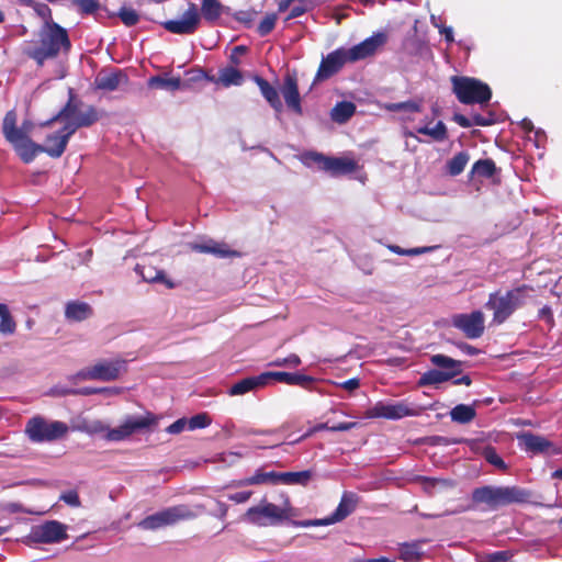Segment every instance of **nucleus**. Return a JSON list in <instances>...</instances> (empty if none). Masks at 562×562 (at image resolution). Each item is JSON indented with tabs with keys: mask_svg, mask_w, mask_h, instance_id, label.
I'll use <instances>...</instances> for the list:
<instances>
[{
	"mask_svg": "<svg viewBox=\"0 0 562 562\" xmlns=\"http://www.w3.org/2000/svg\"><path fill=\"white\" fill-rule=\"evenodd\" d=\"M71 42L68 32L54 21H46L37 33V38L24 48V54L38 67L46 60L57 58L61 53L68 54Z\"/></svg>",
	"mask_w": 562,
	"mask_h": 562,
	"instance_id": "f257e3e1",
	"label": "nucleus"
},
{
	"mask_svg": "<svg viewBox=\"0 0 562 562\" xmlns=\"http://www.w3.org/2000/svg\"><path fill=\"white\" fill-rule=\"evenodd\" d=\"M224 12V5L220 0H201V9L194 2H189L181 19L168 20L161 23L162 27L178 35L194 34L200 27L201 20L210 24L216 23Z\"/></svg>",
	"mask_w": 562,
	"mask_h": 562,
	"instance_id": "f03ea898",
	"label": "nucleus"
},
{
	"mask_svg": "<svg viewBox=\"0 0 562 562\" xmlns=\"http://www.w3.org/2000/svg\"><path fill=\"white\" fill-rule=\"evenodd\" d=\"M530 495L529 491L518 486L485 485L473 490L472 502L485 504L487 509L495 510L510 504L527 503Z\"/></svg>",
	"mask_w": 562,
	"mask_h": 562,
	"instance_id": "7ed1b4c3",
	"label": "nucleus"
},
{
	"mask_svg": "<svg viewBox=\"0 0 562 562\" xmlns=\"http://www.w3.org/2000/svg\"><path fill=\"white\" fill-rule=\"evenodd\" d=\"M532 291V286L521 284L505 293L499 291L491 293L485 307L493 311V323L497 325L505 323L516 310L525 305L526 299Z\"/></svg>",
	"mask_w": 562,
	"mask_h": 562,
	"instance_id": "20e7f679",
	"label": "nucleus"
},
{
	"mask_svg": "<svg viewBox=\"0 0 562 562\" xmlns=\"http://www.w3.org/2000/svg\"><path fill=\"white\" fill-rule=\"evenodd\" d=\"M9 120L8 124L10 125L8 126V138L10 139V145L24 164L32 162L41 153H45L52 158H59L63 156L58 154L54 155L52 153V149L58 145L59 137H63L61 132L57 131L48 134L45 138L44 145H40L32 139H26L24 135H21L18 131L13 130V119Z\"/></svg>",
	"mask_w": 562,
	"mask_h": 562,
	"instance_id": "39448f33",
	"label": "nucleus"
},
{
	"mask_svg": "<svg viewBox=\"0 0 562 562\" xmlns=\"http://www.w3.org/2000/svg\"><path fill=\"white\" fill-rule=\"evenodd\" d=\"M292 512L293 508L288 496H284L281 506L263 498L259 505L246 510L244 520L259 527L273 526L288 520L292 516Z\"/></svg>",
	"mask_w": 562,
	"mask_h": 562,
	"instance_id": "423d86ee",
	"label": "nucleus"
},
{
	"mask_svg": "<svg viewBox=\"0 0 562 562\" xmlns=\"http://www.w3.org/2000/svg\"><path fill=\"white\" fill-rule=\"evenodd\" d=\"M451 83L453 93L463 104H484L492 98L490 86L476 78L452 76Z\"/></svg>",
	"mask_w": 562,
	"mask_h": 562,
	"instance_id": "0eeeda50",
	"label": "nucleus"
},
{
	"mask_svg": "<svg viewBox=\"0 0 562 562\" xmlns=\"http://www.w3.org/2000/svg\"><path fill=\"white\" fill-rule=\"evenodd\" d=\"M430 362L441 370L431 369L424 372L417 382L419 386L438 385L457 378L462 372V361L454 360L442 353L432 355Z\"/></svg>",
	"mask_w": 562,
	"mask_h": 562,
	"instance_id": "6e6552de",
	"label": "nucleus"
},
{
	"mask_svg": "<svg viewBox=\"0 0 562 562\" xmlns=\"http://www.w3.org/2000/svg\"><path fill=\"white\" fill-rule=\"evenodd\" d=\"M81 105L82 102L78 101L75 94L72 93V90H70L69 99L67 103L63 106V109L56 115L43 122L41 126H50L53 123L58 122L61 119H70L72 116L81 127L92 126L100 119L98 110L93 105H87L86 109L81 111Z\"/></svg>",
	"mask_w": 562,
	"mask_h": 562,
	"instance_id": "1a4fd4ad",
	"label": "nucleus"
},
{
	"mask_svg": "<svg viewBox=\"0 0 562 562\" xmlns=\"http://www.w3.org/2000/svg\"><path fill=\"white\" fill-rule=\"evenodd\" d=\"M198 514L188 505L180 504L145 517L139 521L138 526L144 530H156L165 526L175 525L181 520H192L198 517Z\"/></svg>",
	"mask_w": 562,
	"mask_h": 562,
	"instance_id": "9d476101",
	"label": "nucleus"
},
{
	"mask_svg": "<svg viewBox=\"0 0 562 562\" xmlns=\"http://www.w3.org/2000/svg\"><path fill=\"white\" fill-rule=\"evenodd\" d=\"M25 432L33 442L54 441L68 432V426L64 422H47L45 418L36 416L26 423Z\"/></svg>",
	"mask_w": 562,
	"mask_h": 562,
	"instance_id": "9b49d317",
	"label": "nucleus"
},
{
	"mask_svg": "<svg viewBox=\"0 0 562 562\" xmlns=\"http://www.w3.org/2000/svg\"><path fill=\"white\" fill-rule=\"evenodd\" d=\"M158 424V418L155 414L146 412L143 416H127L122 425L109 429L106 439L110 441H122L135 432L144 429H149Z\"/></svg>",
	"mask_w": 562,
	"mask_h": 562,
	"instance_id": "f8f14e48",
	"label": "nucleus"
},
{
	"mask_svg": "<svg viewBox=\"0 0 562 562\" xmlns=\"http://www.w3.org/2000/svg\"><path fill=\"white\" fill-rule=\"evenodd\" d=\"M452 325L460 329L469 339L480 338L485 329L484 314L481 311L457 314L452 317Z\"/></svg>",
	"mask_w": 562,
	"mask_h": 562,
	"instance_id": "ddd939ff",
	"label": "nucleus"
},
{
	"mask_svg": "<svg viewBox=\"0 0 562 562\" xmlns=\"http://www.w3.org/2000/svg\"><path fill=\"white\" fill-rule=\"evenodd\" d=\"M31 539L37 543H57L68 538L66 526L57 520H49L32 528Z\"/></svg>",
	"mask_w": 562,
	"mask_h": 562,
	"instance_id": "4468645a",
	"label": "nucleus"
},
{
	"mask_svg": "<svg viewBox=\"0 0 562 562\" xmlns=\"http://www.w3.org/2000/svg\"><path fill=\"white\" fill-rule=\"evenodd\" d=\"M358 496L355 493H344L335 512L324 518L303 522V526H325L339 522L352 514L358 504Z\"/></svg>",
	"mask_w": 562,
	"mask_h": 562,
	"instance_id": "2eb2a0df",
	"label": "nucleus"
},
{
	"mask_svg": "<svg viewBox=\"0 0 562 562\" xmlns=\"http://www.w3.org/2000/svg\"><path fill=\"white\" fill-rule=\"evenodd\" d=\"M349 63L346 48L340 47L324 57L318 66L315 81H323L338 74L345 64Z\"/></svg>",
	"mask_w": 562,
	"mask_h": 562,
	"instance_id": "dca6fc26",
	"label": "nucleus"
},
{
	"mask_svg": "<svg viewBox=\"0 0 562 562\" xmlns=\"http://www.w3.org/2000/svg\"><path fill=\"white\" fill-rule=\"evenodd\" d=\"M416 412L404 402L394 404L376 403L366 413L368 418L401 419L406 416H415Z\"/></svg>",
	"mask_w": 562,
	"mask_h": 562,
	"instance_id": "f3484780",
	"label": "nucleus"
},
{
	"mask_svg": "<svg viewBox=\"0 0 562 562\" xmlns=\"http://www.w3.org/2000/svg\"><path fill=\"white\" fill-rule=\"evenodd\" d=\"M386 41V34L379 32L366 38L361 43L352 46L351 48H346L349 63H355L374 55L379 47L383 46Z\"/></svg>",
	"mask_w": 562,
	"mask_h": 562,
	"instance_id": "a211bd4d",
	"label": "nucleus"
},
{
	"mask_svg": "<svg viewBox=\"0 0 562 562\" xmlns=\"http://www.w3.org/2000/svg\"><path fill=\"white\" fill-rule=\"evenodd\" d=\"M124 364L121 360L101 361L88 368L81 375L88 380L113 381L120 376Z\"/></svg>",
	"mask_w": 562,
	"mask_h": 562,
	"instance_id": "6ab92c4d",
	"label": "nucleus"
},
{
	"mask_svg": "<svg viewBox=\"0 0 562 562\" xmlns=\"http://www.w3.org/2000/svg\"><path fill=\"white\" fill-rule=\"evenodd\" d=\"M263 376H266L267 384L271 380H273V381L284 383L288 385H297V386H301L308 391L313 390V384L316 382L315 378H313L311 375L302 374L299 372L291 373V372H283V371H277V372L269 371V372H263Z\"/></svg>",
	"mask_w": 562,
	"mask_h": 562,
	"instance_id": "aec40b11",
	"label": "nucleus"
},
{
	"mask_svg": "<svg viewBox=\"0 0 562 562\" xmlns=\"http://www.w3.org/2000/svg\"><path fill=\"white\" fill-rule=\"evenodd\" d=\"M281 93L288 108L297 115H302L303 109L299 92L297 78L294 74H286L281 87Z\"/></svg>",
	"mask_w": 562,
	"mask_h": 562,
	"instance_id": "412c9836",
	"label": "nucleus"
},
{
	"mask_svg": "<svg viewBox=\"0 0 562 562\" xmlns=\"http://www.w3.org/2000/svg\"><path fill=\"white\" fill-rule=\"evenodd\" d=\"M190 248L195 252L212 254L217 258H237L241 256L239 251L231 249L226 243L214 239L191 244Z\"/></svg>",
	"mask_w": 562,
	"mask_h": 562,
	"instance_id": "4be33fe9",
	"label": "nucleus"
},
{
	"mask_svg": "<svg viewBox=\"0 0 562 562\" xmlns=\"http://www.w3.org/2000/svg\"><path fill=\"white\" fill-rule=\"evenodd\" d=\"M127 82L128 77L121 69H114L109 72L100 71L94 79L95 88L103 91H115L121 85Z\"/></svg>",
	"mask_w": 562,
	"mask_h": 562,
	"instance_id": "5701e85b",
	"label": "nucleus"
},
{
	"mask_svg": "<svg viewBox=\"0 0 562 562\" xmlns=\"http://www.w3.org/2000/svg\"><path fill=\"white\" fill-rule=\"evenodd\" d=\"M517 439L520 447H522L527 452H531L533 454L548 453L553 447V443L550 440L532 432H522L517 436Z\"/></svg>",
	"mask_w": 562,
	"mask_h": 562,
	"instance_id": "b1692460",
	"label": "nucleus"
},
{
	"mask_svg": "<svg viewBox=\"0 0 562 562\" xmlns=\"http://www.w3.org/2000/svg\"><path fill=\"white\" fill-rule=\"evenodd\" d=\"M416 134L430 136L436 142H443L448 138L447 126L442 121H438L434 127L420 126L416 128V132L407 128L403 131V136L405 138H414L417 142H422V139Z\"/></svg>",
	"mask_w": 562,
	"mask_h": 562,
	"instance_id": "393cba45",
	"label": "nucleus"
},
{
	"mask_svg": "<svg viewBox=\"0 0 562 562\" xmlns=\"http://www.w3.org/2000/svg\"><path fill=\"white\" fill-rule=\"evenodd\" d=\"M135 271L148 283H162L168 289L176 286L175 282L167 278L164 270H158L150 265H136Z\"/></svg>",
	"mask_w": 562,
	"mask_h": 562,
	"instance_id": "a878e982",
	"label": "nucleus"
},
{
	"mask_svg": "<svg viewBox=\"0 0 562 562\" xmlns=\"http://www.w3.org/2000/svg\"><path fill=\"white\" fill-rule=\"evenodd\" d=\"M254 81L258 86L262 97L266 99V101L269 103V105L276 112H278V113L282 112L283 104L280 100L279 91L277 90V88L273 87L272 85H270V82L267 79H265L258 75L254 76Z\"/></svg>",
	"mask_w": 562,
	"mask_h": 562,
	"instance_id": "bb28decb",
	"label": "nucleus"
},
{
	"mask_svg": "<svg viewBox=\"0 0 562 562\" xmlns=\"http://www.w3.org/2000/svg\"><path fill=\"white\" fill-rule=\"evenodd\" d=\"M358 165L356 160L350 158H340V157H328L326 159V172L331 176H341L352 173L357 170Z\"/></svg>",
	"mask_w": 562,
	"mask_h": 562,
	"instance_id": "cd10ccee",
	"label": "nucleus"
},
{
	"mask_svg": "<svg viewBox=\"0 0 562 562\" xmlns=\"http://www.w3.org/2000/svg\"><path fill=\"white\" fill-rule=\"evenodd\" d=\"M93 315L90 304L81 301H70L66 304L65 316L71 322H82Z\"/></svg>",
	"mask_w": 562,
	"mask_h": 562,
	"instance_id": "c85d7f7f",
	"label": "nucleus"
},
{
	"mask_svg": "<svg viewBox=\"0 0 562 562\" xmlns=\"http://www.w3.org/2000/svg\"><path fill=\"white\" fill-rule=\"evenodd\" d=\"M207 79L215 83H221L223 87L240 86L244 82V77L240 70L234 66H227L218 71V77H207Z\"/></svg>",
	"mask_w": 562,
	"mask_h": 562,
	"instance_id": "c756f323",
	"label": "nucleus"
},
{
	"mask_svg": "<svg viewBox=\"0 0 562 562\" xmlns=\"http://www.w3.org/2000/svg\"><path fill=\"white\" fill-rule=\"evenodd\" d=\"M265 385H267V381L263 373L256 376H248L233 384L229 389V395H243Z\"/></svg>",
	"mask_w": 562,
	"mask_h": 562,
	"instance_id": "7c9ffc66",
	"label": "nucleus"
},
{
	"mask_svg": "<svg viewBox=\"0 0 562 562\" xmlns=\"http://www.w3.org/2000/svg\"><path fill=\"white\" fill-rule=\"evenodd\" d=\"M268 482L278 483V472H262V470H257L256 473L249 477H244L233 482V486L235 487H244L249 485H260L266 484Z\"/></svg>",
	"mask_w": 562,
	"mask_h": 562,
	"instance_id": "2f4dec72",
	"label": "nucleus"
},
{
	"mask_svg": "<svg viewBox=\"0 0 562 562\" xmlns=\"http://www.w3.org/2000/svg\"><path fill=\"white\" fill-rule=\"evenodd\" d=\"M357 106L351 101H340L330 111V119L337 124L347 123L356 113Z\"/></svg>",
	"mask_w": 562,
	"mask_h": 562,
	"instance_id": "473e14b6",
	"label": "nucleus"
},
{
	"mask_svg": "<svg viewBox=\"0 0 562 562\" xmlns=\"http://www.w3.org/2000/svg\"><path fill=\"white\" fill-rule=\"evenodd\" d=\"M498 168L493 159H479L475 161L469 173L470 179L477 177L480 179H490L496 175Z\"/></svg>",
	"mask_w": 562,
	"mask_h": 562,
	"instance_id": "72a5a7b5",
	"label": "nucleus"
},
{
	"mask_svg": "<svg viewBox=\"0 0 562 562\" xmlns=\"http://www.w3.org/2000/svg\"><path fill=\"white\" fill-rule=\"evenodd\" d=\"M65 120L66 124L63 128L59 130L61 132L63 137H59L58 145L52 149V153L55 155H63L67 148L68 142L70 137L76 133L77 130L81 128V126L75 121L74 116L70 119H61Z\"/></svg>",
	"mask_w": 562,
	"mask_h": 562,
	"instance_id": "f704fd0d",
	"label": "nucleus"
},
{
	"mask_svg": "<svg viewBox=\"0 0 562 562\" xmlns=\"http://www.w3.org/2000/svg\"><path fill=\"white\" fill-rule=\"evenodd\" d=\"M8 119H13V130L18 131L21 135H24L26 137V139H32L30 137V133L32 132V128H33V123L30 122V121H24L22 123V125L20 127H18L16 125V122H18V115H16V112L14 110H10L5 113L4 117H3V121H2V134L5 138V140L10 144V139L8 138V126L10 124H8L9 120Z\"/></svg>",
	"mask_w": 562,
	"mask_h": 562,
	"instance_id": "c9c22d12",
	"label": "nucleus"
},
{
	"mask_svg": "<svg viewBox=\"0 0 562 562\" xmlns=\"http://www.w3.org/2000/svg\"><path fill=\"white\" fill-rule=\"evenodd\" d=\"M313 477L311 470H304L300 472H278V483L286 485H307Z\"/></svg>",
	"mask_w": 562,
	"mask_h": 562,
	"instance_id": "e433bc0d",
	"label": "nucleus"
},
{
	"mask_svg": "<svg viewBox=\"0 0 562 562\" xmlns=\"http://www.w3.org/2000/svg\"><path fill=\"white\" fill-rule=\"evenodd\" d=\"M180 77H164L153 76L148 79L147 86L150 89H164L169 91H176L181 87Z\"/></svg>",
	"mask_w": 562,
	"mask_h": 562,
	"instance_id": "4c0bfd02",
	"label": "nucleus"
},
{
	"mask_svg": "<svg viewBox=\"0 0 562 562\" xmlns=\"http://www.w3.org/2000/svg\"><path fill=\"white\" fill-rule=\"evenodd\" d=\"M475 416V408L471 405L458 404L450 411L451 420L458 424H469Z\"/></svg>",
	"mask_w": 562,
	"mask_h": 562,
	"instance_id": "58836bf2",
	"label": "nucleus"
},
{
	"mask_svg": "<svg viewBox=\"0 0 562 562\" xmlns=\"http://www.w3.org/2000/svg\"><path fill=\"white\" fill-rule=\"evenodd\" d=\"M470 160V155L468 151L463 150L456 154L451 159L447 161L446 168L447 173L451 177H457L463 172L465 166Z\"/></svg>",
	"mask_w": 562,
	"mask_h": 562,
	"instance_id": "ea45409f",
	"label": "nucleus"
},
{
	"mask_svg": "<svg viewBox=\"0 0 562 562\" xmlns=\"http://www.w3.org/2000/svg\"><path fill=\"white\" fill-rule=\"evenodd\" d=\"M418 481L423 484V488L428 495H432L436 487L450 488L454 486V482L449 479L420 476Z\"/></svg>",
	"mask_w": 562,
	"mask_h": 562,
	"instance_id": "a19ab883",
	"label": "nucleus"
},
{
	"mask_svg": "<svg viewBox=\"0 0 562 562\" xmlns=\"http://www.w3.org/2000/svg\"><path fill=\"white\" fill-rule=\"evenodd\" d=\"M482 456L484 459L492 465H494L496 469L505 472L507 471L508 467L505 463V461L498 456L496 452V449L492 446H486L483 451Z\"/></svg>",
	"mask_w": 562,
	"mask_h": 562,
	"instance_id": "79ce46f5",
	"label": "nucleus"
},
{
	"mask_svg": "<svg viewBox=\"0 0 562 562\" xmlns=\"http://www.w3.org/2000/svg\"><path fill=\"white\" fill-rule=\"evenodd\" d=\"M419 544L414 543H404L400 549V558L406 562H414L419 560L420 551Z\"/></svg>",
	"mask_w": 562,
	"mask_h": 562,
	"instance_id": "37998d69",
	"label": "nucleus"
},
{
	"mask_svg": "<svg viewBox=\"0 0 562 562\" xmlns=\"http://www.w3.org/2000/svg\"><path fill=\"white\" fill-rule=\"evenodd\" d=\"M277 20H278L277 13H268L262 19V21L259 23V25L257 27L258 34L260 36H267L268 34H270L276 26Z\"/></svg>",
	"mask_w": 562,
	"mask_h": 562,
	"instance_id": "c03bdc74",
	"label": "nucleus"
},
{
	"mask_svg": "<svg viewBox=\"0 0 562 562\" xmlns=\"http://www.w3.org/2000/svg\"><path fill=\"white\" fill-rule=\"evenodd\" d=\"M117 15L126 26H134L139 22V14L132 8L122 7Z\"/></svg>",
	"mask_w": 562,
	"mask_h": 562,
	"instance_id": "a18cd8bd",
	"label": "nucleus"
},
{
	"mask_svg": "<svg viewBox=\"0 0 562 562\" xmlns=\"http://www.w3.org/2000/svg\"><path fill=\"white\" fill-rule=\"evenodd\" d=\"M211 418L206 413H200L188 419V429H201L205 428L211 424Z\"/></svg>",
	"mask_w": 562,
	"mask_h": 562,
	"instance_id": "49530a36",
	"label": "nucleus"
},
{
	"mask_svg": "<svg viewBox=\"0 0 562 562\" xmlns=\"http://www.w3.org/2000/svg\"><path fill=\"white\" fill-rule=\"evenodd\" d=\"M326 159H328L327 156L316 151H310L303 156V162L305 165L310 166L311 164H316L318 168L323 171L325 170L326 167Z\"/></svg>",
	"mask_w": 562,
	"mask_h": 562,
	"instance_id": "de8ad7c7",
	"label": "nucleus"
},
{
	"mask_svg": "<svg viewBox=\"0 0 562 562\" xmlns=\"http://www.w3.org/2000/svg\"><path fill=\"white\" fill-rule=\"evenodd\" d=\"M301 363H302L301 358L295 353H291L285 358L274 359L273 361H271L269 363V366L297 368Z\"/></svg>",
	"mask_w": 562,
	"mask_h": 562,
	"instance_id": "09e8293b",
	"label": "nucleus"
},
{
	"mask_svg": "<svg viewBox=\"0 0 562 562\" xmlns=\"http://www.w3.org/2000/svg\"><path fill=\"white\" fill-rule=\"evenodd\" d=\"M16 324L10 312L5 313L0 317V333L4 335H11L15 331Z\"/></svg>",
	"mask_w": 562,
	"mask_h": 562,
	"instance_id": "8fccbe9b",
	"label": "nucleus"
},
{
	"mask_svg": "<svg viewBox=\"0 0 562 562\" xmlns=\"http://www.w3.org/2000/svg\"><path fill=\"white\" fill-rule=\"evenodd\" d=\"M74 3L83 14H92L98 11L100 7L98 0H74Z\"/></svg>",
	"mask_w": 562,
	"mask_h": 562,
	"instance_id": "3c124183",
	"label": "nucleus"
},
{
	"mask_svg": "<svg viewBox=\"0 0 562 562\" xmlns=\"http://www.w3.org/2000/svg\"><path fill=\"white\" fill-rule=\"evenodd\" d=\"M390 111L420 112V105L414 101L397 102L387 105Z\"/></svg>",
	"mask_w": 562,
	"mask_h": 562,
	"instance_id": "603ef678",
	"label": "nucleus"
},
{
	"mask_svg": "<svg viewBox=\"0 0 562 562\" xmlns=\"http://www.w3.org/2000/svg\"><path fill=\"white\" fill-rule=\"evenodd\" d=\"M471 121L473 122V125L476 126H490L496 122V119L492 112H488L487 115L475 113L471 116Z\"/></svg>",
	"mask_w": 562,
	"mask_h": 562,
	"instance_id": "864d4df0",
	"label": "nucleus"
},
{
	"mask_svg": "<svg viewBox=\"0 0 562 562\" xmlns=\"http://www.w3.org/2000/svg\"><path fill=\"white\" fill-rule=\"evenodd\" d=\"M59 499L65 502L67 505L71 506V507H79L81 505L79 495L74 490L63 493L60 495Z\"/></svg>",
	"mask_w": 562,
	"mask_h": 562,
	"instance_id": "5fc2aeb1",
	"label": "nucleus"
},
{
	"mask_svg": "<svg viewBox=\"0 0 562 562\" xmlns=\"http://www.w3.org/2000/svg\"><path fill=\"white\" fill-rule=\"evenodd\" d=\"M186 428H188V419L183 417L169 425L166 431L172 435H177L182 432Z\"/></svg>",
	"mask_w": 562,
	"mask_h": 562,
	"instance_id": "6e6d98bb",
	"label": "nucleus"
},
{
	"mask_svg": "<svg viewBox=\"0 0 562 562\" xmlns=\"http://www.w3.org/2000/svg\"><path fill=\"white\" fill-rule=\"evenodd\" d=\"M510 554L507 551H496L486 555L485 562H508Z\"/></svg>",
	"mask_w": 562,
	"mask_h": 562,
	"instance_id": "4d7b16f0",
	"label": "nucleus"
},
{
	"mask_svg": "<svg viewBox=\"0 0 562 562\" xmlns=\"http://www.w3.org/2000/svg\"><path fill=\"white\" fill-rule=\"evenodd\" d=\"M247 52V47L244 45H238L233 48V52L229 56L231 66L237 67L240 65V59L238 55H243Z\"/></svg>",
	"mask_w": 562,
	"mask_h": 562,
	"instance_id": "13d9d810",
	"label": "nucleus"
},
{
	"mask_svg": "<svg viewBox=\"0 0 562 562\" xmlns=\"http://www.w3.org/2000/svg\"><path fill=\"white\" fill-rule=\"evenodd\" d=\"M251 491H243L235 494H231L228 496V499L235 502L236 504H243L246 503L251 497Z\"/></svg>",
	"mask_w": 562,
	"mask_h": 562,
	"instance_id": "bf43d9fd",
	"label": "nucleus"
},
{
	"mask_svg": "<svg viewBox=\"0 0 562 562\" xmlns=\"http://www.w3.org/2000/svg\"><path fill=\"white\" fill-rule=\"evenodd\" d=\"M357 425L358 424L356 422H342V423L333 425L329 428V431H333V432H336V431H348V430H351L355 427H357Z\"/></svg>",
	"mask_w": 562,
	"mask_h": 562,
	"instance_id": "052dcab7",
	"label": "nucleus"
},
{
	"mask_svg": "<svg viewBox=\"0 0 562 562\" xmlns=\"http://www.w3.org/2000/svg\"><path fill=\"white\" fill-rule=\"evenodd\" d=\"M331 426L328 425V423H321V424H317L315 425L314 427L310 428L301 438L300 440L302 439H305L307 437H311L313 434L317 432V431H321V430H328L329 431V428Z\"/></svg>",
	"mask_w": 562,
	"mask_h": 562,
	"instance_id": "680f3d73",
	"label": "nucleus"
},
{
	"mask_svg": "<svg viewBox=\"0 0 562 562\" xmlns=\"http://www.w3.org/2000/svg\"><path fill=\"white\" fill-rule=\"evenodd\" d=\"M538 317L541 318V319H546L547 323H549V324H553L554 323L552 310L548 305H546V306H543L542 308L539 310Z\"/></svg>",
	"mask_w": 562,
	"mask_h": 562,
	"instance_id": "e2e57ef3",
	"label": "nucleus"
},
{
	"mask_svg": "<svg viewBox=\"0 0 562 562\" xmlns=\"http://www.w3.org/2000/svg\"><path fill=\"white\" fill-rule=\"evenodd\" d=\"M453 121L459 124L461 127L469 128L473 126V122L471 121V117H467L463 114L456 113L453 115Z\"/></svg>",
	"mask_w": 562,
	"mask_h": 562,
	"instance_id": "0e129e2a",
	"label": "nucleus"
},
{
	"mask_svg": "<svg viewBox=\"0 0 562 562\" xmlns=\"http://www.w3.org/2000/svg\"><path fill=\"white\" fill-rule=\"evenodd\" d=\"M307 11L306 7L304 5H294L291 8L288 16L285 18V21H290L292 19L299 18L303 15Z\"/></svg>",
	"mask_w": 562,
	"mask_h": 562,
	"instance_id": "69168bd1",
	"label": "nucleus"
},
{
	"mask_svg": "<svg viewBox=\"0 0 562 562\" xmlns=\"http://www.w3.org/2000/svg\"><path fill=\"white\" fill-rule=\"evenodd\" d=\"M38 15H41L43 19H48L52 21V12L47 4L45 3H38L35 8Z\"/></svg>",
	"mask_w": 562,
	"mask_h": 562,
	"instance_id": "338daca9",
	"label": "nucleus"
},
{
	"mask_svg": "<svg viewBox=\"0 0 562 562\" xmlns=\"http://www.w3.org/2000/svg\"><path fill=\"white\" fill-rule=\"evenodd\" d=\"M236 20L249 26L252 22L251 13L247 11H239L236 15Z\"/></svg>",
	"mask_w": 562,
	"mask_h": 562,
	"instance_id": "774afa93",
	"label": "nucleus"
}]
</instances>
